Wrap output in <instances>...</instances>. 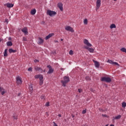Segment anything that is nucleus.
<instances>
[{
	"label": "nucleus",
	"mask_w": 126,
	"mask_h": 126,
	"mask_svg": "<svg viewBox=\"0 0 126 126\" xmlns=\"http://www.w3.org/2000/svg\"><path fill=\"white\" fill-rule=\"evenodd\" d=\"M68 82H69V77L66 76L63 77V80L61 81V83H62L63 87H65L66 86V83H68Z\"/></svg>",
	"instance_id": "1"
},
{
	"label": "nucleus",
	"mask_w": 126,
	"mask_h": 126,
	"mask_svg": "<svg viewBox=\"0 0 126 126\" xmlns=\"http://www.w3.org/2000/svg\"><path fill=\"white\" fill-rule=\"evenodd\" d=\"M101 81H105L110 83V82H112V79L110 77H103L101 78Z\"/></svg>",
	"instance_id": "2"
},
{
	"label": "nucleus",
	"mask_w": 126,
	"mask_h": 126,
	"mask_svg": "<svg viewBox=\"0 0 126 126\" xmlns=\"http://www.w3.org/2000/svg\"><path fill=\"white\" fill-rule=\"evenodd\" d=\"M47 15H49V16H55L56 14H57V12L56 11H52L51 10H48L47 11Z\"/></svg>",
	"instance_id": "3"
},
{
	"label": "nucleus",
	"mask_w": 126,
	"mask_h": 126,
	"mask_svg": "<svg viewBox=\"0 0 126 126\" xmlns=\"http://www.w3.org/2000/svg\"><path fill=\"white\" fill-rule=\"evenodd\" d=\"M65 30H66V31H69V32H71L72 33H73V32H74V30H73V28L70 26H66L65 27Z\"/></svg>",
	"instance_id": "4"
},
{
	"label": "nucleus",
	"mask_w": 126,
	"mask_h": 126,
	"mask_svg": "<svg viewBox=\"0 0 126 126\" xmlns=\"http://www.w3.org/2000/svg\"><path fill=\"white\" fill-rule=\"evenodd\" d=\"M84 43L85 45H86L88 47H92V44L89 43L88 40L85 39L84 40Z\"/></svg>",
	"instance_id": "5"
},
{
	"label": "nucleus",
	"mask_w": 126,
	"mask_h": 126,
	"mask_svg": "<svg viewBox=\"0 0 126 126\" xmlns=\"http://www.w3.org/2000/svg\"><path fill=\"white\" fill-rule=\"evenodd\" d=\"M44 79V77H43V75H41L39 77V85H43V83H44V80H43Z\"/></svg>",
	"instance_id": "6"
},
{
	"label": "nucleus",
	"mask_w": 126,
	"mask_h": 126,
	"mask_svg": "<svg viewBox=\"0 0 126 126\" xmlns=\"http://www.w3.org/2000/svg\"><path fill=\"white\" fill-rule=\"evenodd\" d=\"M22 32H23L25 35H28V29H27L26 27L24 28L22 30Z\"/></svg>",
	"instance_id": "7"
},
{
	"label": "nucleus",
	"mask_w": 126,
	"mask_h": 126,
	"mask_svg": "<svg viewBox=\"0 0 126 126\" xmlns=\"http://www.w3.org/2000/svg\"><path fill=\"white\" fill-rule=\"evenodd\" d=\"M96 4V9H99L100 6H101V0H97Z\"/></svg>",
	"instance_id": "8"
},
{
	"label": "nucleus",
	"mask_w": 126,
	"mask_h": 126,
	"mask_svg": "<svg viewBox=\"0 0 126 126\" xmlns=\"http://www.w3.org/2000/svg\"><path fill=\"white\" fill-rule=\"evenodd\" d=\"M34 69L36 71H39V72H41V73L42 72H43V69H42V68L38 67L37 66L34 67Z\"/></svg>",
	"instance_id": "9"
},
{
	"label": "nucleus",
	"mask_w": 126,
	"mask_h": 126,
	"mask_svg": "<svg viewBox=\"0 0 126 126\" xmlns=\"http://www.w3.org/2000/svg\"><path fill=\"white\" fill-rule=\"evenodd\" d=\"M85 49L88 50L90 53H94V49L89 48L88 46H85Z\"/></svg>",
	"instance_id": "10"
},
{
	"label": "nucleus",
	"mask_w": 126,
	"mask_h": 126,
	"mask_svg": "<svg viewBox=\"0 0 126 126\" xmlns=\"http://www.w3.org/2000/svg\"><path fill=\"white\" fill-rule=\"evenodd\" d=\"M107 63H111V64H116V65H120V64H119L118 63L113 62V61L111 60H108L107 61Z\"/></svg>",
	"instance_id": "11"
},
{
	"label": "nucleus",
	"mask_w": 126,
	"mask_h": 126,
	"mask_svg": "<svg viewBox=\"0 0 126 126\" xmlns=\"http://www.w3.org/2000/svg\"><path fill=\"white\" fill-rule=\"evenodd\" d=\"M16 80H17V84H21L22 83V80H21V77H18L16 78Z\"/></svg>",
	"instance_id": "12"
},
{
	"label": "nucleus",
	"mask_w": 126,
	"mask_h": 126,
	"mask_svg": "<svg viewBox=\"0 0 126 126\" xmlns=\"http://www.w3.org/2000/svg\"><path fill=\"white\" fill-rule=\"evenodd\" d=\"M93 61L94 63V65H95V67L99 68L100 66V63H99V62H98L97 61H96L95 60H93Z\"/></svg>",
	"instance_id": "13"
},
{
	"label": "nucleus",
	"mask_w": 126,
	"mask_h": 126,
	"mask_svg": "<svg viewBox=\"0 0 126 126\" xmlns=\"http://www.w3.org/2000/svg\"><path fill=\"white\" fill-rule=\"evenodd\" d=\"M58 6L60 8V10H61V11H63V3H58Z\"/></svg>",
	"instance_id": "14"
},
{
	"label": "nucleus",
	"mask_w": 126,
	"mask_h": 126,
	"mask_svg": "<svg viewBox=\"0 0 126 126\" xmlns=\"http://www.w3.org/2000/svg\"><path fill=\"white\" fill-rule=\"evenodd\" d=\"M44 43V39H42L41 37L38 38V43L39 45H41V44H43Z\"/></svg>",
	"instance_id": "15"
},
{
	"label": "nucleus",
	"mask_w": 126,
	"mask_h": 126,
	"mask_svg": "<svg viewBox=\"0 0 126 126\" xmlns=\"http://www.w3.org/2000/svg\"><path fill=\"white\" fill-rule=\"evenodd\" d=\"M54 36V33H50L49 35L46 36L45 38V40H48V39H50L51 37H53Z\"/></svg>",
	"instance_id": "16"
},
{
	"label": "nucleus",
	"mask_w": 126,
	"mask_h": 126,
	"mask_svg": "<svg viewBox=\"0 0 126 126\" xmlns=\"http://www.w3.org/2000/svg\"><path fill=\"white\" fill-rule=\"evenodd\" d=\"M8 52L9 53H10V54H11V53H16V52H17V50H13L12 48H10L8 50Z\"/></svg>",
	"instance_id": "17"
},
{
	"label": "nucleus",
	"mask_w": 126,
	"mask_h": 126,
	"mask_svg": "<svg viewBox=\"0 0 126 126\" xmlns=\"http://www.w3.org/2000/svg\"><path fill=\"white\" fill-rule=\"evenodd\" d=\"M6 6L8 7L9 8H10L11 7H13V4L10 3H6Z\"/></svg>",
	"instance_id": "18"
},
{
	"label": "nucleus",
	"mask_w": 126,
	"mask_h": 126,
	"mask_svg": "<svg viewBox=\"0 0 126 126\" xmlns=\"http://www.w3.org/2000/svg\"><path fill=\"white\" fill-rule=\"evenodd\" d=\"M54 72V68H51L49 69V71L47 72L48 74H51V73H53Z\"/></svg>",
	"instance_id": "19"
},
{
	"label": "nucleus",
	"mask_w": 126,
	"mask_h": 126,
	"mask_svg": "<svg viewBox=\"0 0 126 126\" xmlns=\"http://www.w3.org/2000/svg\"><path fill=\"white\" fill-rule=\"evenodd\" d=\"M122 118V116L121 115H118L117 116L114 117L113 120H120Z\"/></svg>",
	"instance_id": "20"
},
{
	"label": "nucleus",
	"mask_w": 126,
	"mask_h": 126,
	"mask_svg": "<svg viewBox=\"0 0 126 126\" xmlns=\"http://www.w3.org/2000/svg\"><path fill=\"white\" fill-rule=\"evenodd\" d=\"M6 45L8 47L12 46V42L11 41H8L6 42Z\"/></svg>",
	"instance_id": "21"
},
{
	"label": "nucleus",
	"mask_w": 126,
	"mask_h": 126,
	"mask_svg": "<svg viewBox=\"0 0 126 126\" xmlns=\"http://www.w3.org/2000/svg\"><path fill=\"white\" fill-rule=\"evenodd\" d=\"M29 90H30V92H31V93H32V92L33 91V85H30Z\"/></svg>",
	"instance_id": "22"
},
{
	"label": "nucleus",
	"mask_w": 126,
	"mask_h": 126,
	"mask_svg": "<svg viewBox=\"0 0 126 126\" xmlns=\"http://www.w3.org/2000/svg\"><path fill=\"white\" fill-rule=\"evenodd\" d=\"M7 56H8L7 54V49H6L4 52V57H7Z\"/></svg>",
	"instance_id": "23"
},
{
	"label": "nucleus",
	"mask_w": 126,
	"mask_h": 126,
	"mask_svg": "<svg viewBox=\"0 0 126 126\" xmlns=\"http://www.w3.org/2000/svg\"><path fill=\"white\" fill-rule=\"evenodd\" d=\"M31 14H32V15H34V14H35L36 13V9H33L31 11Z\"/></svg>",
	"instance_id": "24"
},
{
	"label": "nucleus",
	"mask_w": 126,
	"mask_h": 126,
	"mask_svg": "<svg viewBox=\"0 0 126 126\" xmlns=\"http://www.w3.org/2000/svg\"><path fill=\"white\" fill-rule=\"evenodd\" d=\"M13 119H14V120H17L18 118H17V114L14 113L13 115Z\"/></svg>",
	"instance_id": "25"
},
{
	"label": "nucleus",
	"mask_w": 126,
	"mask_h": 126,
	"mask_svg": "<svg viewBox=\"0 0 126 126\" xmlns=\"http://www.w3.org/2000/svg\"><path fill=\"white\" fill-rule=\"evenodd\" d=\"M84 24H85V25H87V24H88V20L87 19H85L84 20Z\"/></svg>",
	"instance_id": "26"
},
{
	"label": "nucleus",
	"mask_w": 126,
	"mask_h": 126,
	"mask_svg": "<svg viewBox=\"0 0 126 126\" xmlns=\"http://www.w3.org/2000/svg\"><path fill=\"white\" fill-rule=\"evenodd\" d=\"M120 51H121V52H123V53H126V49L124 47L121 48L120 49Z\"/></svg>",
	"instance_id": "27"
},
{
	"label": "nucleus",
	"mask_w": 126,
	"mask_h": 126,
	"mask_svg": "<svg viewBox=\"0 0 126 126\" xmlns=\"http://www.w3.org/2000/svg\"><path fill=\"white\" fill-rule=\"evenodd\" d=\"M41 74H39V75H36L34 76V78H35V79H38V78H40V76H41Z\"/></svg>",
	"instance_id": "28"
},
{
	"label": "nucleus",
	"mask_w": 126,
	"mask_h": 126,
	"mask_svg": "<svg viewBox=\"0 0 126 126\" xmlns=\"http://www.w3.org/2000/svg\"><path fill=\"white\" fill-rule=\"evenodd\" d=\"M110 28L111 29H113V28H116V25L112 24L111 26H110Z\"/></svg>",
	"instance_id": "29"
},
{
	"label": "nucleus",
	"mask_w": 126,
	"mask_h": 126,
	"mask_svg": "<svg viewBox=\"0 0 126 126\" xmlns=\"http://www.w3.org/2000/svg\"><path fill=\"white\" fill-rule=\"evenodd\" d=\"M122 107L123 108H126V103L125 102H122Z\"/></svg>",
	"instance_id": "30"
},
{
	"label": "nucleus",
	"mask_w": 126,
	"mask_h": 126,
	"mask_svg": "<svg viewBox=\"0 0 126 126\" xmlns=\"http://www.w3.org/2000/svg\"><path fill=\"white\" fill-rule=\"evenodd\" d=\"M86 80H87V81H90V80H91V78H90V77H89V76H87L86 77Z\"/></svg>",
	"instance_id": "31"
},
{
	"label": "nucleus",
	"mask_w": 126,
	"mask_h": 126,
	"mask_svg": "<svg viewBox=\"0 0 126 126\" xmlns=\"http://www.w3.org/2000/svg\"><path fill=\"white\" fill-rule=\"evenodd\" d=\"M69 55H73V51L70 50L69 52Z\"/></svg>",
	"instance_id": "32"
},
{
	"label": "nucleus",
	"mask_w": 126,
	"mask_h": 126,
	"mask_svg": "<svg viewBox=\"0 0 126 126\" xmlns=\"http://www.w3.org/2000/svg\"><path fill=\"white\" fill-rule=\"evenodd\" d=\"M4 89L1 87H0V92H2V91H4Z\"/></svg>",
	"instance_id": "33"
},
{
	"label": "nucleus",
	"mask_w": 126,
	"mask_h": 126,
	"mask_svg": "<svg viewBox=\"0 0 126 126\" xmlns=\"http://www.w3.org/2000/svg\"><path fill=\"white\" fill-rule=\"evenodd\" d=\"M45 106L46 107H49V106H50V102H46Z\"/></svg>",
	"instance_id": "34"
},
{
	"label": "nucleus",
	"mask_w": 126,
	"mask_h": 126,
	"mask_svg": "<svg viewBox=\"0 0 126 126\" xmlns=\"http://www.w3.org/2000/svg\"><path fill=\"white\" fill-rule=\"evenodd\" d=\"M5 93V90H4L2 92H1V95H4V94Z\"/></svg>",
	"instance_id": "35"
},
{
	"label": "nucleus",
	"mask_w": 126,
	"mask_h": 126,
	"mask_svg": "<svg viewBox=\"0 0 126 126\" xmlns=\"http://www.w3.org/2000/svg\"><path fill=\"white\" fill-rule=\"evenodd\" d=\"M23 41H27V38H26V37H23Z\"/></svg>",
	"instance_id": "36"
},
{
	"label": "nucleus",
	"mask_w": 126,
	"mask_h": 126,
	"mask_svg": "<svg viewBox=\"0 0 126 126\" xmlns=\"http://www.w3.org/2000/svg\"><path fill=\"white\" fill-rule=\"evenodd\" d=\"M47 67H48V68H49V69H51V68H52V66H51V65H48L47 66Z\"/></svg>",
	"instance_id": "37"
},
{
	"label": "nucleus",
	"mask_w": 126,
	"mask_h": 126,
	"mask_svg": "<svg viewBox=\"0 0 126 126\" xmlns=\"http://www.w3.org/2000/svg\"><path fill=\"white\" fill-rule=\"evenodd\" d=\"M28 71H32V67H30L28 69Z\"/></svg>",
	"instance_id": "38"
},
{
	"label": "nucleus",
	"mask_w": 126,
	"mask_h": 126,
	"mask_svg": "<svg viewBox=\"0 0 126 126\" xmlns=\"http://www.w3.org/2000/svg\"><path fill=\"white\" fill-rule=\"evenodd\" d=\"M78 91L79 93H81L82 92V90L80 89H78Z\"/></svg>",
	"instance_id": "39"
},
{
	"label": "nucleus",
	"mask_w": 126,
	"mask_h": 126,
	"mask_svg": "<svg viewBox=\"0 0 126 126\" xmlns=\"http://www.w3.org/2000/svg\"><path fill=\"white\" fill-rule=\"evenodd\" d=\"M82 114H86V110H83Z\"/></svg>",
	"instance_id": "40"
},
{
	"label": "nucleus",
	"mask_w": 126,
	"mask_h": 126,
	"mask_svg": "<svg viewBox=\"0 0 126 126\" xmlns=\"http://www.w3.org/2000/svg\"><path fill=\"white\" fill-rule=\"evenodd\" d=\"M5 22H6L7 24H8V19H6L5 20Z\"/></svg>",
	"instance_id": "41"
},
{
	"label": "nucleus",
	"mask_w": 126,
	"mask_h": 126,
	"mask_svg": "<svg viewBox=\"0 0 126 126\" xmlns=\"http://www.w3.org/2000/svg\"><path fill=\"white\" fill-rule=\"evenodd\" d=\"M38 62H39V60L36 59L34 60V63H38Z\"/></svg>",
	"instance_id": "42"
},
{
	"label": "nucleus",
	"mask_w": 126,
	"mask_h": 126,
	"mask_svg": "<svg viewBox=\"0 0 126 126\" xmlns=\"http://www.w3.org/2000/svg\"><path fill=\"white\" fill-rule=\"evenodd\" d=\"M53 54V55H54V56H56V55H57L56 51H54Z\"/></svg>",
	"instance_id": "43"
},
{
	"label": "nucleus",
	"mask_w": 126,
	"mask_h": 126,
	"mask_svg": "<svg viewBox=\"0 0 126 126\" xmlns=\"http://www.w3.org/2000/svg\"><path fill=\"white\" fill-rule=\"evenodd\" d=\"M82 126H88V125L87 124H84Z\"/></svg>",
	"instance_id": "44"
},
{
	"label": "nucleus",
	"mask_w": 126,
	"mask_h": 126,
	"mask_svg": "<svg viewBox=\"0 0 126 126\" xmlns=\"http://www.w3.org/2000/svg\"><path fill=\"white\" fill-rule=\"evenodd\" d=\"M8 40L9 41H11V37H9Z\"/></svg>",
	"instance_id": "45"
},
{
	"label": "nucleus",
	"mask_w": 126,
	"mask_h": 126,
	"mask_svg": "<svg viewBox=\"0 0 126 126\" xmlns=\"http://www.w3.org/2000/svg\"><path fill=\"white\" fill-rule=\"evenodd\" d=\"M58 116H59V117H60V118H61V117H62V115H61V114H59V115H58Z\"/></svg>",
	"instance_id": "46"
},
{
	"label": "nucleus",
	"mask_w": 126,
	"mask_h": 126,
	"mask_svg": "<svg viewBox=\"0 0 126 126\" xmlns=\"http://www.w3.org/2000/svg\"><path fill=\"white\" fill-rule=\"evenodd\" d=\"M20 95H21V93H19V94H18V96H20Z\"/></svg>",
	"instance_id": "47"
},
{
	"label": "nucleus",
	"mask_w": 126,
	"mask_h": 126,
	"mask_svg": "<svg viewBox=\"0 0 126 126\" xmlns=\"http://www.w3.org/2000/svg\"><path fill=\"white\" fill-rule=\"evenodd\" d=\"M72 118H74V116L73 115V114L72 115Z\"/></svg>",
	"instance_id": "48"
},
{
	"label": "nucleus",
	"mask_w": 126,
	"mask_h": 126,
	"mask_svg": "<svg viewBox=\"0 0 126 126\" xmlns=\"http://www.w3.org/2000/svg\"><path fill=\"white\" fill-rule=\"evenodd\" d=\"M43 98H44V96H41V99H43Z\"/></svg>",
	"instance_id": "49"
},
{
	"label": "nucleus",
	"mask_w": 126,
	"mask_h": 126,
	"mask_svg": "<svg viewBox=\"0 0 126 126\" xmlns=\"http://www.w3.org/2000/svg\"><path fill=\"white\" fill-rule=\"evenodd\" d=\"M110 126H115V125H110Z\"/></svg>",
	"instance_id": "50"
},
{
	"label": "nucleus",
	"mask_w": 126,
	"mask_h": 126,
	"mask_svg": "<svg viewBox=\"0 0 126 126\" xmlns=\"http://www.w3.org/2000/svg\"><path fill=\"white\" fill-rule=\"evenodd\" d=\"M61 41H63V38H61Z\"/></svg>",
	"instance_id": "51"
},
{
	"label": "nucleus",
	"mask_w": 126,
	"mask_h": 126,
	"mask_svg": "<svg viewBox=\"0 0 126 126\" xmlns=\"http://www.w3.org/2000/svg\"><path fill=\"white\" fill-rule=\"evenodd\" d=\"M114 0V1H116L117 0Z\"/></svg>",
	"instance_id": "52"
},
{
	"label": "nucleus",
	"mask_w": 126,
	"mask_h": 126,
	"mask_svg": "<svg viewBox=\"0 0 126 126\" xmlns=\"http://www.w3.org/2000/svg\"><path fill=\"white\" fill-rule=\"evenodd\" d=\"M43 71H44V72H45V70H44Z\"/></svg>",
	"instance_id": "53"
}]
</instances>
